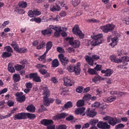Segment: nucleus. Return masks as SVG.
Segmentation results:
<instances>
[{
  "label": "nucleus",
  "mask_w": 129,
  "mask_h": 129,
  "mask_svg": "<svg viewBox=\"0 0 129 129\" xmlns=\"http://www.w3.org/2000/svg\"><path fill=\"white\" fill-rule=\"evenodd\" d=\"M12 55L11 53L7 52H4L2 54V56H10Z\"/></svg>",
  "instance_id": "nucleus-51"
},
{
  "label": "nucleus",
  "mask_w": 129,
  "mask_h": 129,
  "mask_svg": "<svg viewBox=\"0 0 129 129\" xmlns=\"http://www.w3.org/2000/svg\"><path fill=\"white\" fill-rule=\"evenodd\" d=\"M19 5L20 7L22 8H25L26 7L27 5L26 3L23 1L19 2Z\"/></svg>",
  "instance_id": "nucleus-37"
},
{
  "label": "nucleus",
  "mask_w": 129,
  "mask_h": 129,
  "mask_svg": "<svg viewBox=\"0 0 129 129\" xmlns=\"http://www.w3.org/2000/svg\"><path fill=\"white\" fill-rule=\"evenodd\" d=\"M91 95L89 94H88L85 95L83 98L84 101L88 102L89 101L90 99V97Z\"/></svg>",
  "instance_id": "nucleus-31"
},
{
  "label": "nucleus",
  "mask_w": 129,
  "mask_h": 129,
  "mask_svg": "<svg viewBox=\"0 0 129 129\" xmlns=\"http://www.w3.org/2000/svg\"><path fill=\"white\" fill-rule=\"evenodd\" d=\"M9 23V21L8 20L4 21V22L3 23V24L1 25L2 27L3 28L4 27L7 25Z\"/></svg>",
  "instance_id": "nucleus-59"
},
{
  "label": "nucleus",
  "mask_w": 129,
  "mask_h": 129,
  "mask_svg": "<svg viewBox=\"0 0 129 129\" xmlns=\"http://www.w3.org/2000/svg\"><path fill=\"white\" fill-rule=\"evenodd\" d=\"M72 5L74 6H78L80 3V0H72L71 1Z\"/></svg>",
  "instance_id": "nucleus-36"
},
{
  "label": "nucleus",
  "mask_w": 129,
  "mask_h": 129,
  "mask_svg": "<svg viewBox=\"0 0 129 129\" xmlns=\"http://www.w3.org/2000/svg\"><path fill=\"white\" fill-rule=\"evenodd\" d=\"M60 15L61 17H64L66 15V13L64 11H62L59 14Z\"/></svg>",
  "instance_id": "nucleus-64"
},
{
  "label": "nucleus",
  "mask_w": 129,
  "mask_h": 129,
  "mask_svg": "<svg viewBox=\"0 0 129 129\" xmlns=\"http://www.w3.org/2000/svg\"><path fill=\"white\" fill-rule=\"evenodd\" d=\"M57 50L60 53H63L64 52V50L60 47H57Z\"/></svg>",
  "instance_id": "nucleus-53"
},
{
  "label": "nucleus",
  "mask_w": 129,
  "mask_h": 129,
  "mask_svg": "<svg viewBox=\"0 0 129 129\" xmlns=\"http://www.w3.org/2000/svg\"><path fill=\"white\" fill-rule=\"evenodd\" d=\"M8 69L10 72L12 73L14 72L15 71L14 68L12 66V64L10 63L9 64Z\"/></svg>",
  "instance_id": "nucleus-32"
},
{
  "label": "nucleus",
  "mask_w": 129,
  "mask_h": 129,
  "mask_svg": "<svg viewBox=\"0 0 129 129\" xmlns=\"http://www.w3.org/2000/svg\"><path fill=\"white\" fill-rule=\"evenodd\" d=\"M60 9V7L58 5L56 4L55 6H51L50 8V10L52 12L54 11H59Z\"/></svg>",
  "instance_id": "nucleus-21"
},
{
  "label": "nucleus",
  "mask_w": 129,
  "mask_h": 129,
  "mask_svg": "<svg viewBox=\"0 0 129 129\" xmlns=\"http://www.w3.org/2000/svg\"><path fill=\"white\" fill-rule=\"evenodd\" d=\"M102 66L100 65L97 64L95 67L94 68V69L97 71H100L102 70Z\"/></svg>",
  "instance_id": "nucleus-50"
},
{
  "label": "nucleus",
  "mask_w": 129,
  "mask_h": 129,
  "mask_svg": "<svg viewBox=\"0 0 129 129\" xmlns=\"http://www.w3.org/2000/svg\"><path fill=\"white\" fill-rule=\"evenodd\" d=\"M63 80L64 81V84L66 86H71L74 84L75 82L74 80H71L69 78L66 77L63 78Z\"/></svg>",
  "instance_id": "nucleus-10"
},
{
  "label": "nucleus",
  "mask_w": 129,
  "mask_h": 129,
  "mask_svg": "<svg viewBox=\"0 0 129 129\" xmlns=\"http://www.w3.org/2000/svg\"><path fill=\"white\" fill-rule=\"evenodd\" d=\"M84 101L82 100H79L77 103L76 105L78 107H79L84 106Z\"/></svg>",
  "instance_id": "nucleus-25"
},
{
  "label": "nucleus",
  "mask_w": 129,
  "mask_h": 129,
  "mask_svg": "<svg viewBox=\"0 0 129 129\" xmlns=\"http://www.w3.org/2000/svg\"><path fill=\"white\" fill-rule=\"evenodd\" d=\"M99 120L96 119H91L89 121V123L92 126H95L96 124L98 123Z\"/></svg>",
  "instance_id": "nucleus-28"
},
{
  "label": "nucleus",
  "mask_w": 129,
  "mask_h": 129,
  "mask_svg": "<svg viewBox=\"0 0 129 129\" xmlns=\"http://www.w3.org/2000/svg\"><path fill=\"white\" fill-rule=\"evenodd\" d=\"M52 45V42L50 41L48 42L46 44V51L43 55L40 56H45L46 54L48 51L51 48Z\"/></svg>",
  "instance_id": "nucleus-14"
},
{
  "label": "nucleus",
  "mask_w": 129,
  "mask_h": 129,
  "mask_svg": "<svg viewBox=\"0 0 129 129\" xmlns=\"http://www.w3.org/2000/svg\"><path fill=\"white\" fill-rule=\"evenodd\" d=\"M44 67H46V66L45 65H42L40 64H38L36 66V67L39 69Z\"/></svg>",
  "instance_id": "nucleus-63"
},
{
  "label": "nucleus",
  "mask_w": 129,
  "mask_h": 129,
  "mask_svg": "<svg viewBox=\"0 0 129 129\" xmlns=\"http://www.w3.org/2000/svg\"><path fill=\"white\" fill-rule=\"evenodd\" d=\"M7 105L9 107L13 106L14 105V103L11 101H9L7 102Z\"/></svg>",
  "instance_id": "nucleus-61"
},
{
  "label": "nucleus",
  "mask_w": 129,
  "mask_h": 129,
  "mask_svg": "<svg viewBox=\"0 0 129 129\" xmlns=\"http://www.w3.org/2000/svg\"><path fill=\"white\" fill-rule=\"evenodd\" d=\"M43 103L44 105L47 106H48L49 105V98L48 96H45L43 97Z\"/></svg>",
  "instance_id": "nucleus-24"
},
{
  "label": "nucleus",
  "mask_w": 129,
  "mask_h": 129,
  "mask_svg": "<svg viewBox=\"0 0 129 129\" xmlns=\"http://www.w3.org/2000/svg\"><path fill=\"white\" fill-rule=\"evenodd\" d=\"M52 32V29L50 28V26L49 28H47L46 29L41 31V33L44 35H47L49 36V35L51 34Z\"/></svg>",
  "instance_id": "nucleus-16"
},
{
  "label": "nucleus",
  "mask_w": 129,
  "mask_h": 129,
  "mask_svg": "<svg viewBox=\"0 0 129 129\" xmlns=\"http://www.w3.org/2000/svg\"><path fill=\"white\" fill-rule=\"evenodd\" d=\"M4 49L9 52H13L12 49L10 46H6L4 47Z\"/></svg>",
  "instance_id": "nucleus-47"
},
{
  "label": "nucleus",
  "mask_w": 129,
  "mask_h": 129,
  "mask_svg": "<svg viewBox=\"0 0 129 129\" xmlns=\"http://www.w3.org/2000/svg\"><path fill=\"white\" fill-rule=\"evenodd\" d=\"M37 76V74L36 73H32L29 74V78L30 79L33 78V80Z\"/></svg>",
  "instance_id": "nucleus-52"
},
{
  "label": "nucleus",
  "mask_w": 129,
  "mask_h": 129,
  "mask_svg": "<svg viewBox=\"0 0 129 129\" xmlns=\"http://www.w3.org/2000/svg\"><path fill=\"white\" fill-rule=\"evenodd\" d=\"M72 31L74 34L78 35L80 39H83L84 37V34L82 33L78 25H75L72 29Z\"/></svg>",
  "instance_id": "nucleus-7"
},
{
  "label": "nucleus",
  "mask_w": 129,
  "mask_h": 129,
  "mask_svg": "<svg viewBox=\"0 0 129 129\" xmlns=\"http://www.w3.org/2000/svg\"><path fill=\"white\" fill-rule=\"evenodd\" d=\"M33 10L35 16L39 15H40L41 14V11H39L38 9H34Z\"/></svg>",
  "instance_id": "nucleus-44"
},
{
  "label": "nucleus",
  "mask_w": 129,
  "mask_h": 129,
  "mask_svg": "<svg viewBox=\"0 0 129 129\" xmlns=\"http://www.w3.org/2000/svg\"><path fill=\"white\" fill-rule=\"evenodd\" d=\"M11 45L14 48V50L17 51L19 48L17 44L15 42H13L11 44Z\"/></svg>",
  "instance_id": "nucleus-33"
},
{
  "label": "nucleus",
  "mask_w": 129,
  "mask_h": 129,
  "mask_svg": "<svg viewBox=\"0 0 129 129\" xmlns=\"http://www.w3.org/2000/svg\"><path fill=\"white\" fill-rule=\"evenodd\" d=\"M88 72L89 74L92 75L93 74L96 75L98 74L97 72L95 71L94 69H89Z\"/></svg>",
  "instance_id": "nucleus-35"
},
{
  "label": "nucleus",
  "mask_w": 129,
  "mask_h": 129,
  "mask_svg": "<svg viewBox=\"0 0 129 129\" xmlns=\"http://www.w3.org/2000/svg\"><path fill=\"white\" fill-rule=\"evenodd\" d=\"M25 100V97L24 95L18 97L17 99V101L19 102L20 103H21L24 102Z\"/></svg>",
  "instance_id": "nucleus-26"
},
{
  "label": "nucleus",
  "mask_w": 129,
  "mask_h": 129,
  "mask_svg": "<svg viewBox=\"0 0 129 129\" xmlns=\"http://www.w3.org/2000/svg\"><path fill=\"white\" fill-rule=\"evenodd\" d=\"M40 89L41 90H43L44 92L43 93V95L48 96V95H50V91L48 89L47 87H44L43 85H41Z\"/></svg>",
  "instance_id": "nucleus-15"
},
{
  "label": "nucleus",
  "mask_w": 129,
  "mask_h": 129,
  "mask_svg": "<svg viewBox=\"0 0 129 129\" xmlns=\"http://www.w3.org/2000/svg\"><path fill=\"white\" fill-rule=\"evenodd\" d=\"M85 110V108L84 107L77 109V111H80V115L83 116H84L85 114L86 113L84 112Z\"/></svg>",
  "instance_id": "nucleus-27"
},
{
  "label": "nucleus",
  "mask_w": 129,
  "mask_h": 129,
  "mask_svg": "<svg viewBox=\"0 0 129 129\" xmlns=\"http://www.w3.org/2000/svg\"><path fill=\"white\" fill-rule=\"evenodd\" d=\"M73 118L74 117L72 115H70L66 118V120L67 121H70L73 120Z\"/></svg>",
  "instance_id": "nucleus-62"
},
{
  "label": "nucleus",
  "mask_w": 129,
  "mask_h": 129,
  "mask_svg": "<svg viewBox=\"0 0 129 129\" xmlns=\"http://www.w3.org/2000/svg\"><path fill=\"white\" fill-rule=\"evenodd\" d=\"M76 67L74 71L76 75H78L80 74L81 70L80 68H78L77 67Z\"/></svg>",
  "instance_id": "nucleus-39"
},
{
  "label": "nucleus",
  "mask_w": 129,
  "mask_h": 129,
  "mask_svg": "<svg viewBox=\"0 0 129 129\" xmlns=\"http://www.w3.org/2000/svg\"><path fill=\"white\" fill-rule=\"evenodd\" d=\"M100 57H86L85 59L88 64L92 66L93 64V61L95 60L99 59Z\"/></svg>",
  "instance_id": "nucleus-11"
},
{
  "label": "nucleus",
  "mask_w": 129,
  "mask_h": 129,
  "mask_svg": "<svg viewBox=\"0 0 129 129\" xmlns=\"http://www.w3.org/2000/svg\"><path fill=\"white\" fill-rule=\"evenodd\" d=\"M41 123L42 124L47 126V129H55V125H51L54 123L53 121L51 120L43 119L41 121Z\"/></svg>",
  "instance_id": "nucleus-3"
},
{
  "label": "nucleus",
  "mask_w": 129,
  "mask_h": 129,
  "mask_svg": "<svg viewBox=\"0 0 129 129\" xmlns=\"http://www.w3.org/2000/svg\"><path fill=\"white\" fill-rule=\"evenodd\" d=\"M26 88L28 89L31 88L32 87V83L30 82L26 83Z\"/></svg>",
  "instance_id": "nucleus-55"
},
{
  "label": "nucleus",
  "mask_w": 129,
  "mask_h": 129,
  "mask_svg": "<svg viewBox=\"0 0 129 129\" xmlns=\"http://www.w3.org/2000/svg\"><path fill=\"white\" fill-rule=\"evenodd\" d=\"M61 64L63 65H65L69 62L68 59L66 57H58Z\"/></svg>",
  "instance_id": "nucleus-18"
},
{
  "label": "nucleus",
  "mask_w": 129,
  "mask_h": 129,
  "mask_svg": "<svg viewBox=\"0 0 129 129\" xmlns=\"http://www.w3.org/2000/svg\"><path fill=\"white\" fill-rule=\"evenodd\" d=\"M97 126L98 128L102 129H109L110 128V126L107 123L102 121L99 122Z\"/></svg>",
  "instance_id": "nucleus-9"
},
{
  "label": "nucleus",
  "mask_w": 129,
  "mask_h": 129,
  "mask_svg": "<svg viewBox=\"0 0 129 129\" xmlns=\"http://www.w3.org/2000/svg\"><path fill=\"white\" fill-rule=\"evenodd\" d=\"M73 106L72 103L71 102H68L65 104L62 107V109L64 110L65 109H68L72 107Z\"/></svg>",
  "instance_id": "nucleus-20"
},
{
  "label": "nucleus",
  "mask_w": 129,
  "mask_h": 129,
  "mask_svg": "<svg viewBox=\"0 0 129 129\" xmlns=\"http://www.w3.org/2000/svg\"><path fill=\"white\" fill-rule=\"evenodd\" d=\"M103 119L105 121H108L109 124L112 126L115 125L118 122L116 118H114L108 116L103 117Z\"/></svg>",
  "instance_id": "nucleus-8"
},
{
  "label": "nucleus",
  "mask_w": 129,
  "mask_h": 129,
  "mask_svg": "<svg viewBox=\"0 0 129 129\" xmlns=\"http://www.w3.org/2000/svg\"><path fill=\"white\" fill-rule=\"evenodd\" d=\"M15 10L16 12H18L20 14H24L25 13V11L23 9H19L17 10V11L16 10Z\"/></svg>",
  "instance_id": "nucleus-60"
},
{
  "label": "nucleus",
  "mask_w": 129,
  "mask_h": 129,
  "mask_svg": "<svg viewBox=\"0 0 129 129\" xmlns=\"http://www.w3.org/2000/svg\"><path fill=\"white\" fill-rule=\"evenodd\" d=\"M36 117L35 115L33 114L28 113H21L15 115L14 119L15 120L25 119L27 117L30 119H35Z\"/></svg>",
  "instance_id": "nucleus-2"
},
{
  "label": "nucleus",
  "mask_w": 129,
  "mask_h": 129,
  "mask_svg": "<svg viewBox=\"0 0 129 129\" xmlns=\"http://www.w3.org/2000/svg\"><path fill=\"white\" fill-rule=\"evenodd\" d=\"M103 35L102 34H98L95 36L92 35L91 38L94 40L92 41L89 40L86 41V45L88 46L90 45L95 46L102 43L103 41Z\"/></svg>",
  "instance_id": "nucleus-1"
},
{
  "label": "nucleus",
  "mask_w": 129,
  "mask_h": 129,
  "mask_svg": "<svg viewBox=\"0 0 129 129\" xmlns=\"http://www.w3.org/2000/svg\"><path fill=\"white\" fill-rule=\"evenodd\" d=\"M115 27L114 25L109 24L101 26L100 28L104 33H107L109 31H111Z\"/></svg>",
  "instance_id": "nucleus-6"
},
{
  "label": "nucleus",
  "mask_w": 129,
  "mask_h": 129,
  "mask_svg": "<svg viewBox=\"0 0 129 129\" xmlns=\"http://www.w3.org/2000/svg\"><path fill=\"white\" fill-rule=\"evenodd\" d=\"M50 28L52 29H54L56 31L60 32L61 31V29L60 26L56 27L55 26L50 25Z\"/></svg>",
  "instance_id": "nucleus-22"
},
{
  "label": "nucleus",
  "mask_w": 129,
  "mask_h": 129,
  "mask_svg": "<svg viewBox=\"0 0 129 129\" xmlns=\"http://www.w3.org/2000/svg\"><path fill=\"white\" fill-rule=\"evenodd\" d=\"M100 81L99 76L98 75L97 76H95L92 79V81L95 83H96L98 81Z\"/></svg>",
  "instance_id": "nucleus-49"
},
{
  "label": "nucleus",
  "mask_w": 129,
  "mask_h": 129,
  "mask_svg": "<svg viewBox=\"0 0 129 129\" xmlns=\"http://www.w3.org/2000/svg\"><path fill=\"white\" fill-rule=\"evenodd\" d=\"M14 67L15 69L17 71H19L24 68V66L20 65H17V66H15Z\"/></svg>",
  "instance_id": "nucleus-43"
},
{
  "label": "nucleus",
  "mask_w": 129,
  "mask_h": 129,
  "mask_svg": "<svg viewBox=\"0 0 129 129\" xmlns=\"http://www.w3.org/2000/svg\"><path fill=\"white\" fill-rule=\"evenodd\" d=\"M28 14L29 16L30 17H33L35 16L34 14V10L33 11L32 10H30L28 13Z\"/></svg>",
  "instance_id": "nucleus-48"
},
{
  "label": "nucleus",
  "mask_w": 129,
  "mask_h": 129,
  "mask_svg": "<svg viewBox=\"0 0 129 129\" xmlns=\"http://www.w3.org/2000/svg\"><path fill=\"white\" fill-rule=\"evenodd\" d=\"M20 79V77L19 75L15 74L13 76V79L14 82H18Z\"/></svg>",
  "instance_id": "nucleus-30"
},
{
  "label": "nucleus",
  "mask_w": 129,
  "mask_h": 129,
  "mask_svg": "<svg viewBox=\"0 0 129 129\" xmlns=\"http://www.w3.org/2000/svg\"><path fill=\"white\" fill-rule=\"evenodd\" d=\"M56 129H66L67 126L65 125L61 124L56 126Z\"/></svg>",
  "instance_id": "nucleus-41"
},
{
  "label": "nucleus",
  "mask_w": 129,
  "mask_h": 129,
  "mask_svg": "<svg viewBox=\"0 0 129 129\" xmlns=\"http://www.w3.org/2000/svg\"><path fill=\"white\" fill-rule=\"evenodd\" d=\"M39 71L43 75L47 73L46 70L43 69H41Z\"/></svg>",
  "instance_id": "nucleus-56"
},
{
  "label": "nucleus",
  "mask_w": 129,
  "mask_h": 129,
  "mask_svg": "<svg viewBox=\"0 0 129 129\" xmlns=\"http://www.w3.org/2000/svg\"><path fill=\"white\" fill-rule=\"evenodd\" d=\"M83 88V87L82 86H78L76 88V91L79 93H81L82 91Z\"/></svg>",
  "instance_id": "nucleus-46"
},
{
  "label": "nucleus",
  "mask_w": 129,
  "mask_h": 129,
  "mask_svg": "<svg viewBox=\"0 0 129 129\" xmlns=\"http://www.w3.org/2000/svg\"><path fill=\"white\" fill-rule=\"evenodd\" d=\"M112 42L110 43L109 45L112 47H113L115 46L116 45L118 41V37H115L111 39Z\"/></svg>",
  "instance_id": "nucleus-17"
},
{
  "label": "nucleus",
  "mask_w": 129,
  "mask_h": 129,
  "mask_svg": "<svg viewBox=\"0 0 129 129\" xmlns=\"http://www.w3.org/2000/svg\"><path fill=\"white\" fill-rule=\"evenodd\" d=\"M100 105L101 104L99 102H95L94 104L92 105L91 106L92 107L97 108L99 107Z\"/></svg>",
  "instance_id": "nucleus-45"
},
{
  "label": "nucleus",
  "mask_w": 129,
  "mask_h": 129,
  "mask_svg": "<svg viewBox=\"0 0 129 129\" xmlns=\"http://www.w3.org/2000/svg\"><path fill=\"white\" fill-rule=\"evenodd\" d=\"M126 53V52L123 50H118L117 51V53L118 54V56H122L125 54Z\"/></svg>",
  "instance_id": "nucleus-40"
},
{
  "label": "nucleus",
  "mask_w": 129,
  "mask_h": 129,
  "mask_svg": "<svg viewBox=\"0 0 129 129\" xmlns=\"http://www.w3.org/2000/svg\"><path fill=\"white\" fill-rule=\"evenodd\" d=\"M67 116V115L66 113H61L53 116V119L54 120H59L64 118Z\"/></svg>",
  "instance_id": "nucleus-13"
},
{
  "label": "nucleus",
  "mask_w": 129,
  "mask_h": 129,
  "mask_svg": "<svg viewBox=\"0 0 129 129\" xmlns=\"http://www.w3.org/2000/svg\"><path fill=\"white\" fill-rule=\"evenodd\" d=\"M33 80L37 82H40L41 81V80L40 77L37 76L35 78H34Z\"/></svg>",
  "instance_id": "nucleus-54"
},
{
  "label": "nucleus",
  "mask_w": 129,
  "mask_h": 129,
  "mask_svg": "<svg viewBox=\"0 0 129 129\" xmlns=\"http://www.w3.org/2000/svg\"><path fill=\"white\" fill-rule=\"evenodd\" d=\"M26 109L30 112L33 113L35 111V108L32 104H31L28 106Z\"/></svg>",
  "instance_id": "nucleus-19"
},
{
  "label": "nucleus",
  "mask_w": 129,
  "mask_h": 129,
  "mask_svg": "<svg viewBox=\"0 0 129 129\" xmlns=\"http://www.w3.org/2000/svg\"><path fill=\"white\" fill-rule=\"evenodd\" d=\"M76 68V67L74 65H70L68 68V70L70 72H73L74 71Z\"/></svg>",
  "instance_id": "nucleus-42"
},
{
  "label": "nucleus",
  "mask_w": 129,
  "mask_h": 129,
  "mask_svg": "<svg viewBox=\"0 0 129 129\" xmlns=\"http://www.w3.org/2000/svg\"><path fill=\"white\" fill-rule=\"evenodd\" d=\"M39 60L40 61H42L43 62H45L46 57H39L38 58Z\"/></svg>",
  "instance_id": "nucleus-58"
},
{
  "label": "nucleus",
  "mask_w": 129,
  "mask_h": 129,
  "mask_svg": "<svg viewBox=\"0 0 129 129\" xmlns=\"http://www.w3.org/2000/svg\"><path fill=\"white\" fill-rule=\"evenodd\" d=\"M86 113L87 116L90 117H93L97 114L96 112L93 110H90L89 108H88L86 111Z\"/></svg>",
  "instance_id": "nucleus-12"
},
{
  "label": "nucleus",
  "mask_w": 129,
  "mask_h": 129,
  "mask_svg": "<svg viewBox=\"0 0 129 129\" xmlns=\"http://www.w3.org/2000/svg\"><path fill=\"white\" fill-rule=\"evenodd\" d=\"M73 38L69 37L66 39L67 41L69 42L70 44L74 48H77L79 47L80 44V42L77 40L73 41Z\"/></svg>",
  "instance_id": "nucleus-5"
},
{
  "label": "nucleus",
  "mask_w": 129,
  "mask_h": 129,
  "mask_svg": "<svg viewBox=\"0 0 129 129\" xmlns=\"http://www.w3.org/2000/svg\"><path fill=\"white\" fill-rule=\"evenodd\" d=\"M124 126V125L122 123H120L118 125H117L115 128L116 129L120 128H123Z\"/></svg>",
  "instance_id": "nucleus-57"
},
{
  "label": "nucleus",
  "mask_w": 129,
  "mask_h": 129,
  "mask_svg": "<svg viewBox=\"0 0 129 129\" xmlns=\"http://www.w3.org/2000/svg\"><path fill=\"white\" fill-rule=\"evenodd\" d=\"M52 67L53 68H56L59 65V62L56 59H54L52 62Z\"/></svg>",
  "instance_id": "nucleus-23"
},
{
  "label": "nucleus",
  "mask_w": 129,
  "mask_h": 129,
  "mask_svg": "<svg viewBox=\"0 0 129 129\" xmlns=\"http://www.w3.org/2000/svg\"><path fill=\"white\" fill-rule=\"evenodd\" d=\"M45 43L44 42H42L40 43L39 45L37 47V48L38 49H43L45 47Z\"/></svg>",
  "instance_id": "nucleus-34"
},
{
  "label": "nucleus",
  "mask_w": 129,
  "mask_h": 129,
  "mask_svg": "<svg viewBox=\"0 0 129 129\" xmlns=\"http://www.w3.org/2000/svg\"><path fill=\"white\" fill-rule=\"evenodd\" d=\"M110 58L112 61L117 63L125 62L129 61V57H121L120 58H116V57H110Z\"/></svg>",
  "instance_id": "nucleus-4"
},
{
  "label": "nucleus",
  "mask_w": 129,
  "mask_h": 129,
  "mask_svg": "<svg viewBox=\"0 0 129 129\" xmlns=\"http://www.w3.org/2000/svg\"><path fill=\"white\" fill-rule=\"evenodd\" d=\"M113 72V71L112 70L107 69L106 70V74L104 76H109L112 74Z\"/></svg>",
  "instance_id": "nucleus-29"
},
{
  "label": "nucleus",
  "mask_w": 129,
  "mask_h": 129,
  "mask_svg": "<svg viewBox=\"0 0 129 129\" xmlns=\"http://www.w3.org/2000/svg\"><path fill=\"white\" fill-rule=\"evenodd\" d=\"M27 50L26 48H19L17 52L20 53H23L27 52Z\"/></svg>",
  "instance_id": "nucleus-38"
}]
</instances>
